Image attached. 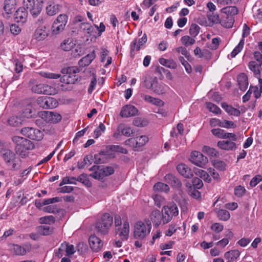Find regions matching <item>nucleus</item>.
I'll return each mask as SVG.
<instances>
[{
  "label": "nucleus",
  "mask_w": 262,
  "mask_h": 262,
  "mask_svg": "<svg viewBox=\"0 0 262 262\" xmlns=\"http://www.w3.org/2000/svg\"><path fill=\"white\" fill-rule=\"evenodd\" d=\"M244 43V39H242L240 40L238 44L235 47V48L231 53V56L232 58L235 57V56L242 51L243 48Z\"/></svg>",
  "instance_id": "09e8293b"
},
{
  "label": "nucleus",
  "mask_w": 262,
  "mask_h": 262,
  "mask_svg": "<svg viewBox=\"0 0 262 262\" xmlns=\"http://www.w3.org/2000/svg\"><path fill=\"white\" fill-rule=\"evenodd\" d=\"M116 233L122 241L126 240L129 233V223L127 221H125L122 227L116 228Z\"/></svg>",
  "instance_id": "6ab92c4d"
},
{
  "label": "nucleus",
  "mask_w": 262,
  "mask_h": 262,
  "mask_svg": "<svg viewBox=\"0 0 262 262\" xmlns=\"http://www.w3.org/2000/svg\"><path fill=\"white\" fill-rule=\"evenodd\" d=\"M206 106L210 112H212L214 114H220L221 113V109L212 103L206 102Z\"/></svg>",
  "instance_id": "3c124183"
},
{
  "label": "nucleus",
  "mask_w": 262,
  "mask_h": 262,
  "mask_svg": "<svg viewBox=\"0 0 262 262\" xmlns=\"http://www.w3.org/2000/svg\"><path fill=\"white\" fill-rule=\"evenodd\" d=\"M190 161L194 165L203 168L208 163V160L207 158L204 156L201 152L193 151L191 154Z\"/></svg>",
  "instance_id": "f8f14e48"
},
{
  "label": "nucleus",
  "mask_w": 262,
  "mask_h": 262,
  "mask_svg": "<svg viewBox=\"0 0 262 262\" xmlns=\"http://www.w3.org/2000/svg\"><path fill=\"white\" fill-rule=\"evenodd\" d=\"M1 156L5 162L7 164L12 163V168L14 170L20 167V161L16 160L15 154L10 149L3 148L0 151Z\"/></svg>",
  "instance_id": "0eeeda50"
},
{
  "label": "nucleus",
  "mask_w": 262,
  "mask_h": 262,
  "mask_svg": "<svg viewBox=\"0 0 262 262\" xmlns=\"http://www.w3.org/2000/svg\"><path fill=\"white\" fill-rule=\"evenodd\" d=\"M248 67L249 69L253 72L255 77H260V68L261 66H259V63L257 64L254 61H251L249 62Z\"/></svg>",
  "instance_id": "2f4dec72"
},
{
  "label": "nucleus",
  "mask_w": 262,
  "mask_h": 262,
  "mask_svg": "<svg viewBox=\"0 0 262 262\" xmlns=\"http://www.w3.org/2000/svg\"><path fill=\"white\" fill-rule=\"evenodd\" d=\"M151 229L150 223H145L137 222L134 226V237L137 239L142 240L149 234Z\"/></svg>",
  "instance_id": "39448f33"
},
{
  "label": "nucleus",
  "mask_w": 262,
  "mask_h": 262,
  "mask_svg": "<svg viewBox=\"0 0 262 262\" xmlns=\"http://www.w3.org/2000/svg\"><path fill=\"white\" fill-rule=\"evenodd\" d=\"M76 181L82 183L84 186L87 187H91L92 184L88 178V176L85 173H82L80 174L77 178H76Z\"/></svg>",
  "instance_id": "ea45409f"
},
{
  "label": "nucleus",
  "mask_w": 262,
  "mask_h": 262,
  "mask_svg": "<svg viewBox=\"0 0 262 262\" xmlns=\"http://www.w3.org/2000/svg\"><path fill=\"white\" fill-rule=\"evenodd\" d=\"M221 106L229 115L236 117L239 116L238 109L235 108L231 105H228L226 102L222 103Z\"/></svg>",
  "instance_id": "7c9ffc66"
},
{
  "label": "nucleus",
  "mask_w": 262,
  "mask_h": 262,
  "mask_svg": "<svg viewBox=\"0 0 262 262\" xmlns=\"http://www.w3.org/2000/svg\"><path fill=\"white\" fill-rule=\"evenodd\" d=\"M113 223V217L107 213L103 214L101 219L95 223V228L101 234L105 235L108 233V230Z\"/></svg>",
  "instance_id": "20e7f679"
},
{
  "label": "nucleus",
  "mask_w": 262,
  "mask_h": 262,
  "mask_svg": "<svg viewBox=\"0 0 262 262\" xmlns=\"http://www.w3.org/2000/svg\"><path fill=\"white\" fill-rule=\"evenodd\" d=\"M39 116L46 122L51 123H56L61 120V116L53 112L43 111L39 113Z\"/></svg>",
  "instance_id": "4468645a"
},
{
  "label": "nucleus",
  "mask_w": 262,
  "mask_h": 262,
  "mask_svg": "<svg viewBox=\"0 0 262 262\" xmlns=\"http://www.w3.org/2000/svg\"><path fill=\"white\" fill-rule=\"evenodd\" d=\"M217 146L221 149L225 150H232L236 148V144L231 141H220L217 143Z\"/></svg>",
  "instance_id": "c85d7f7f"
},
{
  "label": "nucleus",
  "mask_w": 262,
  "mask_h": 262,
  "mask_svg": "<svg viewBox=\"0 0 262 262\" xmlns=\"http://www.w3.org/2000/svg\"><path fill=\"white\" fill-rule=\"evenodd\" d=\"M16 5V0H5L3 16L6 18H9L15 9Z\"/></svg>",
  "instance_id": "f3484780"
},
{
  "label": "nucleus",
  "mask_w": 262,
  "mask_h": 262,
  "mask_svg": "<svg viewBox=\"0 0 262 262\" xmlns=\"http://www.w3.org/2000/svg\"><path fill=\"white\" fill-rule=\"evenodd\" d=\"M148 121L147 120L141 118H136L133 121V124L138 127H143L147 125Z\"/></svg>",
  "instance_id": "13d9d810"
},
{
  "label": "nucleus",
  "mask_w": 262,
  "mask_h": 262,
  "mask_svg": "<svg viewBox=\"0 0 262 262\" xmlns=\"http://www.w3.org/2000/svg\"><path fill=\"white\" fill-rule=\"evenodd\" d=\"M21 133L32 140L39 141L42 138V134L41 131L33 127L23 128Z\"/></svg>",
  "instance_id": "ddd939ff"
},
{
  "label": "nucleus",
  "mask_w": 262,
  "mask_h": 262,
  "mask_svg": "<svg viewBox=\"0 0 262 262\" xmlns=\"http://www.w3.org/2000/svg\"><path fill=\"white\" fill-rule=\"evenodd\" d=\"M181 41L183 45L186 47H188L193 45L195 40L193 38L190 37L188 35H185L181 38Z\"/></svg>",
  "instance_id": "8fccbe9b"
},
{
  "label": "nucleus",
  "mask_w": 262,
  "mask_h": 262,
  "mask_svg": "<svg viewBox=\"0 0 262 262\" xmlns=\"http://www.w3.org/2000/svg\"><path fill=\"white\" fill-rule=\"evenodd\" d=\"M141 47L137 44V39H135L130 45V55L132 58L135 56L136 52L139 51Z\"/></svg>",
  "instance_id": "79ce46f5"
},
{
  "label": "nucleus",
  "mask_w": 262,
  "mask_h": 262,
  "mask_svg": "<svg viewBox=\"0 0 262 262\" xmlns=\"http://www.w3.org/2000/svg\"><path fill=\"white\" fill-rule=\"evenodd\" d=\"M76 184V177H64L61 181V182L60 183L59 186H61L64 184Z\"/></svg>",
  "instance_id": "bf43d9fd"
},
{
  "label": "nucleus",
  "mask_w": 262,
  "mask_h": 262,
  "mask_svg": "<svg viewBox=\"0 0 262 262\" xmlns=\"http://www.w3.org/2000/svg\"><path fill=\"white\" fill-rule=\"evenodd\" d=\"M8 122L12 126H17L21 123V119L15 116L10 117L8 120Z\"/></svg>",
  "instance_id": "6e6d98bb"
},
{
  "label": "nucleus",
  "mask_w": 262,
  "mask_h": 262,
  "mask_svg": "<svg viewBox=\"0 0 262 262\" xmlns=\"http://www.w3.org/2000/svg\"><path fill=\"white\" fill-rule=\"evenodd\" d=\"M148 141V138L146 136H140L136 138L128 139L125 141L126 144L130 145L135 148L142 147Z\"/></svg>",
  "instance_id": "2eb2a0df"
},
{
  "label": "nucleus",
  "mask_w": 262,
  "mask_h": 262,
  "mask_svg": "<svg viewBox=\"0 0 262 262\" xmlns=\"http://www.w3.org/2000/svg\"><path fill=\"white\" fill-rule=\"evenodd\" d=\"M13 142L15 144L16 153L22 158L27 155V151L34 148L32 142L26 138L19 136H14L12 138Z\"/></svg>",
  "instance_id": "f03ea898"
},
{
  "label": "nucleus",
  "mask_w": 262,
  "mask_h": 262,
  "mask_svg": "<svg viewBox=\"0 0 262 262\" xmlns=\"http://www.w3.org/2000/svg\"><path fill=\"white\" fill-rule=\"evenodd\" d=\"M177 169L179 173L185 178L191 179L193 176L191 169L185 164H178L177 166Z\"/></svg>",
  "instance_id": "5701e85b"
},
{
  "label": "nucleus",
  "mask_w": 262,
  "mask_h": 262,
  "mask_svg": "<svg viewBox=\"0 0 262 262\" xmlns=\"http://www.w3.org/2000/svg\"><path fill=\"white\" fill-rule=\"evenodd\" d=\"M154 199L155 205L158 207H160L165 203V199L160 195L156 194Z\"/></svg>",
  "instance_id": "0e129e2a"
},
{
  "label": "nucleus",
  "mask_w": 262,
  "mask_h": 262,
  "mask_svg": "<svg viewBox=\"0 0 262 262\" xmlns=\"http://www.w3.org/2000/svg\"><path fill=\"white\" fill-rule=\"evenodd\" d=\"M150 219L156 226H159L162 223V214H161L159 210H153L150 214Z\"/></svg>",
  "instance_id": "c756f323"
},
{
  "label": "nucleus",
  "mask_w": 262,
  "mask_h": 262,
  "mask_svg": "<svg viewBox=\"0 0 262 262\" xmlns=\"http://www.w3.org/2000/svg\"><path fill=\"white\" fill-rule=\"evenodd\" d=\"M200 27L196 24H192L189 29V33L191 36L195 37L199 32Z\"/></svg>",
  "instance_id": "052dcab7"
},
{
  "label": "nucleus",
  "mask_w": 262,
  "mask_h": 262,
  "mask_svg": "<svg viewBox=\"0 0 262 262\" xmlns=\"http://www.w3.org/2000/svg\"><path fill=\"white\" fill-rule=\"evenodd\" d=\"M81 28L90 36L92 35L93 33L95 32V28L90 24L88 23H83L81 24Z\"/></svg>",
  "instance_id": "c03bdc74"
},
{
  "label": "nucleus",
  "mask_w": 262,
  "mask_h": 262,
  "mask_svg": "<svg viewBox=\"0 0 262 262\" xmlns=\"http://www.w3.org/2000/svg\"><path fill=\"white\" fill-rule=\"evenodd\" d=\"M159 62L161 64L172 69L177 68V65L173 59H166L163 58H160Z\"/></svg>",
  "instance_id": "e433bc0d"
},
{
  "label": "nucleus",
  "mask_w": 262,
  "mask_h": 262,
  "mask_svg": "<svg viewBox=\"0 0 262 262\" xmlns=\"http://www.w3.org/2000/svg\"><path fill=\"white\" fill-rule=\"evenodd\" d=\"M89 242L90 246L94 252H99L103 247V242L95 235L90 236Z\"/></svg>",
  "instance_id": "a211bd4d"
},
{
  "label": "nucleus",
  "mask_w": 262,
  "mask_h": 262,
  "mask_svg": "<svg viewBox=\"0 0 262 262\" xmlns=\"http://www.w3.org/2000/svg\"><path fill=\"white\" fill-rule=\"evenodd\" d=\"M89 170L92 171L90 177L98 180H102L105 177H108L115 172L114 167L94 165Z\"/></svg>",
  "instance_id": "7ed1b4c3"
},
{
  "label": "nucleus",
  "mask_w": 262,
  "mask_h": 262,
  "mask_svg": "<svg viewBox=\"0 0 262 262\" xmlns=\"http://www.w3.org/2000/svg\"><path fill=\"white\" fill-rule=\"evenodd\" d=\"M38 231L41 235H47L52 232V229L49 226L41 225L38 227Z\"/></svg>",
  "instance_id": "603ef678"
},
{
  "label": "nucleus",
  "mask_w": 262,
  "mask_h": 262,
  "mask_svg": "<svg viewBox=\"0 0 262 262\" xmlns=\"http://www.w3.org/2000/svg\"><path fill=\"white\" fill-rule=\"evenodd\" d=\"M180 61L181 62L182 65L185 67L186 72L188 73L191 72L192 69L189 63L184 59L182 56H180L179 58Z\"/></svg>",
  "instance_id": "774afa93"
},
{
  "label": "nucleus",
  "mask_w": 262,
  "mask_h": 262,
  "mask_svg": "<svg viewBox=\"0 0 262 262\" xmlns=\"http://www.w3.org/2000/svg\"><path fill=\"white\" fill-rule=\"evenodd\" d=\"M154 189L155 191H160L167 192L169 190V187L168 185L162 182H158L154 186Z\"/></svg>",
  "instance_id": "49530a36"
},
{
  "label": "nucleus",
  "mask_w": 262,
  "mask_h": 262,
  "mask_svg": "<svg viewBox=\"0 0 262 262\" xmlns=\"http://www.w3.org/2000/svg\"><path fill=\"white\" fill-rule=\"evenodd\" d=\"M43 211L46 212L50 213H55L59 212L57 206L56 205H49L43 208Z\"/></svg>",
  "instance_id": "338daca9"
},
{
  "label": "nucleus",
  "mask_w": 262,
  "mask_h": 262,
  "mask_svg": "<svg viewBox=\"0 0 262 262\" xmlns=\"http://www.w3.org/2000/svg\"><path fill=\"white\" fill-rule=\"evenodd\" d=\"M55 222V217L53 215H49L40 218V223L43 224H51Z\"/></svg>",
  "instance_id": "4d7b16f0"
},
{
  "label": "nucleus",
  "mask_w": 262,
  "mask_h": 262,
  "mask_svg": "<svg viewBox=\"0 0 262 262\" xmlns=\"http://www.w3.org/2000/svg\"><path fill=\"white\" fill-rule=\"evenodd\" d=\"M138 112L135 106L132 105H126L122 107L120 114L121 117L127 118L136 115Z\"/></svg>",
  "instance_id": "b1692460"
},
{
  "label": "nucleus",
  "mask_w": 262,
  "mask_h": 262,
  "mask_svg": "<svg viewBox=\"0 0 262 262\" xmlns=\"http://www.w3.org/2000/svg\"><path fill=\"white\" fill-rule=\"evenodd\" d=\"M157 79L156 77H146L144 81V86L147 89H151L153 85L156 84Z\"/></svg>",
  "instance_id": "de8ad7c7"
},
{
  "label": "nucleus",
  "mask_w": 262,
  "mask_h": 262,
  "mask_svg": "<svg viewBox=\"0 0 262 262\" xmlns=\"http://www.w3.org/2000/svg\"><path fill=\"white\" fill-rule=\"evenodd\" d=\"M60 6L59 5L49 4L46 7L47 14L49 16H53L59 12Z\"/></svg>",
  "instance_id": "c9c22d12"
},
{
  "label": "nucleus",
  "mask_w": 262,
  "mask_h": 262,
  "mask_svg": "<svg viewBox=\"0 0 262 262\" xmlns=\"http://www.w3.org/2000/svg\"><path fill=\"white\" fill-rule=\"evenodd\" d=\"M80 71L81 69L76 66L68 67L61 70V72L63 76L60 78V81L62 82H65V84L61 86L62 90L70 91L73 89L72 86L67 87V85L75 84L78 81L79 76L77 74Z\"/></svg>",
  "instance_id": "f257e3e1"
},
{
  "label": "nucleus",
  "mask_w": 262,
  "mask_h": 262,
  "mask_svg": "<svg viewBox=\"0 0 262 262\" xmlns=\"http://www.w3.org/2000/svg\"><path fill=\"white\" fill-rule=\"evenodd\" d=\"M240 255V252L238 250H233L227 252L224 254L225 258L233 260L236 259Z\"/></svg>",
  "instance_id": "58836bf2"
},
{
  "label": "nucleus",
  "mask_w": 262,
  "mask_h": 262,
  "mask_svg": "<svg viewBox=\"0 0 262 262\" xmlns=\"http://www.w3.org/2000/svg\"><path fill=\"white\" fill-rule=\"evenodd\" d=\"M23 4L33 18L38 17L42 10L41 6L35 0H23Z\"/></svg>",
  "instance_id": "1a4fd4ad"
},
{
  "label": "nucleus",
  "mask_w": 262,
  "mask_h": 262,
  "mask_svg": "<svg viewBox=\"0 0 262 262\" xmlns=\"http://www.w3.org/2000/svg\"><path fill=\"white\" fill-rule=\"evenodd\" d=\"M114 157L108 154L107 152L101 151L99 154L94 155V163L96 164L106 163Z\"/></svg>",
  "instance_id": "393cba45"
},
{
  "label": "nucleus",
  "mask_w": 262,
  "mask_h": 262,
  "mask_svg": "<svg viewBox=\"0 0 262 262\" xmlns=\"http://www.w3.org/2000/svg\"><path fill=\"white\" fill-rule=\"evenodd\" d=\"M68 21V16L66 14L59 15L54 21L51 32L52 34L57 35L62 32L65 28Z\"/></svg>",
  "instance_id": "6e6552de"
},
{
  "label": "nucleus",
  "mask_w": 262,
  "mask_h": 262,
  "mask_svg": "<svg viewBox=\"0 0 262 262\" xmlns=\"http://www.w3.org/2000/svg\"><path fill=\"white\" fill-rule=\"evenodd\" d=\"M96 55L95 51H93L90 54H88L84 57L81 58L78 61V65L80 68H83L88 66L91 64L92 61L95 58Z\"/></svg>",
  "instance_id": "bb28decb"
},
{
  "label": "nucleus",
  "mask_w": 262,
  "mask_h": 262,
  "mask_svg": "<svg viewBox=\"0 0 262 262\" xmlns=\"http://www.w3.org/2000/svg\"><path fill=\"white\" fill-rule=\"evenodd\" d=\"M217 215L220 220L226 221L230 217L229 211L225 209H219L217 212Z\"/></svg>",
  "instance_id": "37998d69"
},
{
  "label": "nucleus",
  "mask_w": 262,
  "mask_h": 262,
  "mask_svg": "<svg viewBox=\"0 0 262 262\" xmlns=\"http://www.w3.org/2000/svg\"><path fill=\"white\" fill-rule=\"evenodd\" d=\"M28 11L26 7H19L14 14V18L17 22L25 23L28 18Z\"/></svg>",
  "instance_id": "412c9836"
},
{
  "label": "nucleus",
  "mask_w": 262,
  "mask_h": 262,
  "mask_svg": "<svg viewBox=\"0 0 262 262\" xmlns=\"http://www.w3.org/2000/svg\"><path fill=\"white\" fill-rule=\"evenodd\" d=\"M31 90L32 92L35 93L43 94L48 95H55L57 93L54 87L42 83L33 85Z\"/></svg>",
  "instance_id": "9b49d317"
},
{
  "label": "nucleus",
  "mask_w": 262,
  "mask_h": 262,
  "mask_svg": "<svg viewBox=\"0 0 262 262\" xmlns=\"http://www.w3.org/2000/svg\"><path fill=\"white\" fill-rule=\"evenodd\" d=\"M110 149L111 151L118 152L122 154H126L127 153V150L125 148H124L119 145H111L110 146Z\"/></svg>",
  "instance_id": "680f3d73"
},
{
  "label": "nucleus",
  "mask_w": 262,
  "mask_h": 262,
  "mask_svg": "<svg viewBox=\"0 0 262 262\" xmlns=\"http://www.w3.org/2000/svg\"><path fill=\"white\" fill-rule=\"evenodd\" d=\"M73 45L74 44L72 41L68 39L64 40L63 42L61 43V48L65 51H69L72 49L73 47Z\"/></svg>",
  "instance_id": "864d4df0"
},
{
  "label": "nucleus",
  "mask_w": 262,
  "mask_h": 262,
  "mask_svg": "<svg viewBox=\"0 0 262 262\" xmlns=\"http://www.w3.org/2000/svg\"><path fill=\"white\" fill-rule=\"evenodd\" d=\"M212 134L219 138L224 139L225 131L221 128H214L211 130Z\"/></svg>",
  "instance_id": "69168bd1"
},
{
  "label": "nucleus",
  "mask_w": 262,
  "mask_h": 262,
  "mask_svg": "<svg viewBox=\"0 0 262 262\" xmlns=\"http://www.w3.org/2000/svg\"><path fill=\"white\" fill-rule=\"evenodd\" d=\"M41 77L49 78V79H57L60 77V75L59 74L47 72H41L39 73Z\"/></svg>",
  "instance_id": "5fc2aeb1"
},
{
  "label": "nucleus",
  "mask_w": 262,
  "mask_h": 262,
  "mask_svg": "<svg viewBox=\"0 0 262 262\" xmlns=\"http://www.w3.org/2000/svg\"><path fill=\"white\" fill-rule=\"evenodd\" d=\"M61 251L65 250L67 256H71L75 253L74 247L73 245H70L68 243L64 242L61 244Z\"/></svg>",
  "instance_id": "72a5a7b5"
},
{
  "label": "nucleus",
  "mask_w": 262,
  "mask_h": 262,
  "mask_svg": "<svg viewBox=\"0 0 262 262\" xmlns=\"http://www.w3.org/2000/svg\"><path fill=\"white\" fill-rule=\"evenodd\" d=\"M49 35V31L46 26L38 27L35 31L33 34L34 39L41 41L45 39Z\"/></svg>",
  "instance_id": "aec40b11"
},
{
  "label": "nucleus",
  "mask_w": 262,
  "mask_h": 262,
  "mask_svg": "<svg viewBox=\"0 0 262 262\" xmlns=\"http://www.w3.org/2000/svg\"><path fill=\"white\" fill-rule=\"evenodd\" d=\"M32 249V246L31 244H27L23 246H20L19 245H14L13 251L16 255H24L27 252H29Z\"/></svg>",
  "instance_id": "a878e982"
},
{
  "label": "nucleus",
  "mask_w": 262,
  "mask_h": 262,
  "mask_svg": "<svg viewBox=\"0 0 262 262\" xmlns=\"http://www.w3.org/2000/svg\"><path fill=\"white\" fill-rule=\"evenodd\" d=\"M202 151L212 157H218L219 156V153L215 149L211 148L208 146H204Z\"/></svg>",
  "instance_id": "a19ab883"
},
{
  "label": "nucleus",
  "mask_w": 262,
  "mask_h": 262,
  "mask_svg": "<svg viewBox=\"0 0 262 262\" xmlns=\"http://www.w3.org/2000/svg\"><path fill=\"white\" fill-rule=\"evenodd\" d=\"M221 42V39L219 37L213 38L212 39L211 43L210 44L209 48L211 50H216L220 43Z\"/></svg>",
  "instance_id": "e2e57ef3"
},
{
  "label": "nucleus",
  "mask_w": 262,
  "mask_h": 262,
  "mask_svg": "<svg viewBox=\"0 0 262 262\" xmlns=\"http://www.w3.org/2000/svg\"><path fill=\"white\" fill-rule=\"evenodd\" d=\"M162 223L165 224L169 222L173 216L178 215L179 210L177 205L174 203L164 206L162 209Z\"/></svg>",
  "instance_id": "423d86ee"
},
{
  "label": "nucleus",
  "mask_w": 262,
  "mask_h": 262,
  "mask_svg": "<svg viewBox=\"0 0 262 262\" xmlns=\"http://www.w3.org/2000/svg\"><path fill=\"white\" fill-rule=\"evenodd\" d=\"M194 171L196 175L200 177L205 182L207 183H210L211 182V179L208 173L206 171L199 169H195Z\"/></svg>",
  "instance_id": "f704fd0d"
},
{
  "label": "nucleus",
  "mask_w": 262,
  "mask_h": 262,
  "mask_svg": "<svg viewBox=\"0 0 262 262\" xmlns=\"http://www.w3.org/2000/svg\"><path fill=\"white\" fill-rule=\"evenodd\" d=\"M151 90L159 95L163 94L165 93L164 85L159 83L157 80H156V84L153 85Z\"/></svg>",
  "instance_id": "a18cd8bd"
},
{
  "label": "nucleus",
  "mask_w": 262,
  "mask_h": 262,
  "mask_svg": "<svg viewBox=\"0 0 262 262\" xmlns=\"http://www.w3.org/2000/svg\"><path fill=\"white\" fill-rule=\"evenodd\" d=\"M117 129L119 133H121L122 135L126 137H129L133 134V130L130 127L125 126L123 124L119 125Z\"/></svg>",
  "instance_id": "4c0bfd02"
},
{
  "label": "nucleus",
  "mask_w": 262,
  "mask_h": 262,
  "mask_svg": "<svg viewBox=\"0 0 262 262\" xmlns=\"http://www.w3.org/2000/svg\"><path fill=\"white\" fill-rule=\"evenodd\" d=\"M221 12L224 16H232L236 15L238 13V9L235 6H227L221 9Z\"/></svg>",
  "instance_id": "473e14b6"
},
{
  "label": "nucleus",
  "mask_w": 262,
  "mask_h": 262,
  "mask_svg": "<svg viewBox=\"0 0 262 262\" xmlns=\"http://www.w3.org/2000/svg\"><path fill=\"white\" fill-rule=\"evenodd\" d=\"M237 82L240 90L245 91L249 84L247 76L245 73H241L237 77Z\"/></svg>",
  "instance_id": "cd10ccee"
},
{
  "label": "nucleus",
  "mask_w": 262,
  "mask_h": 262,
  "mask_svg": "<svg viewBox=\"0 0 262 262\" xmlns=\"http://www.w3.org/2000/svg\"><path fill=\"white\" fill-rule=\"evenodd\" d=\"M214 19H212L210 16L209 17V20L216 23L220 21L222 25L227 28H231L234 22V17L232 16H222L221 19L218 15L214 16Z\"/></svg>",
  "instance_id": "dca6fc26"
},
{
  "label": "nucleus",
  "mask_w": 262,
  "mask_h": 262,
  "mask_svg": "<svg viewBox=\"0 0 262 262\" xmlns=\"http://www.w3.org/2000/svg\"><path fill=\"white\" fill-rule=\"evenodd\" d=\"M37 104L44 109L55 108L58 106V101L54 98L47 96L39 97L36 100Z\"/></svg>",
  "instance_id": "9d476101"
},
{
  "label": "nucleus",
  "mask_w": 262,
  "mask_h": 262,
  "mask_svg": "<svg viewBox=\"0 0 262 262\" xmlns=\"http://www.w3.org/2000/svg\"><path fill=\"white\" fill-rule=\"evenodd\" d=\"M165 181L173 188L180 189L182 185L180 180L171 173L167 174L164 177Z\"/></svg>",
  "instance_id": "4be33fe9"
}]
</instances>
